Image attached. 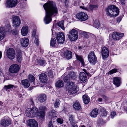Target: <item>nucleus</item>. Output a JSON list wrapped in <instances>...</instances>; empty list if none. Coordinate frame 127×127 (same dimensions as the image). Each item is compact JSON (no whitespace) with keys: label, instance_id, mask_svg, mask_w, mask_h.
<instances>
[{"label":"nucleus","instance_id":"obj_1","mask_svg":"<svg viewBox=\"0 0 127 127\" xmlns=\"http://www.w3.org/2000/svg\"><path fill=\"white\" fill-rule=\"evenodd\" d=\"M43 7L45 11L44 21L45 24H47L51 21V16H55L57 14L58 9L55 4L52 1H50L44 4Z\"/></svg>","mask_w":127,"mask_h":127},{"label":"nucleus","instance_id":"obj_2","mask_svg":"<svg viewBox=\"0 0 127 127\" xmlns=\"http://www.w3.org/2000/svg\"><path fill=\"white\" fill-rule=\"evenodd\" d=\"M106 13L110 17H115L119 14V9L115 6L112 5L108 7L106 9Z\"/></svg>","mask_w":127,"mask_h":127},{"label":"nucleus","instance_id":"obj_3","mask_svg":"<svg viewBox=\"0 0 127 127\" xmlns=\"http://www.w3.org/2000/svg\"><path fill=\"white\" fill-rule=\"evenodd\" d=\"M39 108L41 111L39 112L38 111V109L35 107H32V108H31V109L35 115H38L41 120H43L44 119V111L46 108L44 106H40Z\"/></svg>","mask_w":127,"mask_h":127},{"label":"nucleus","instance_id":"obj_4","mask_svg":"<svg viewBox=\"0 0 127 127\" xmlns=\"http://www.w3.org/2000/svg\"><path fill=\"white\" fill-rule=\"evenodd\" d=\"M68 93L69 95H72L77 93L79 90V88L72 82L69 83L68 85Z\"/></svg>","mask_w":127,"mask_h":127},{"label":"nucleus","instance_id":"obj_5","mask_svg":"<svg viewBox=\"0 0 127 127\" xmlns=\"http://www.w3.org/2000/svg\"><path fill=\"white\" fill-rule=\"evenodd\" d=\"M67 35L70 41H72L76 40L78 38V32L75 29H73L71 31L69 32Z\"/></svg>","mask_w":127,"mask_h":127},{"label":"nucleus","instance_id":"obj_6","mask_svg":"<svg viewBox=\"0 0 127 127\" xmlns=\"http://www.w3.org/2000/svg\"><path fill=\"white\" fill-rule=\"evenodd\" d=\"M6 55L10 60H12L15 58L16 53L15 50L13 48H10L8 49L6 52Z\"/></svg>","mask_w":127,"mask_h":127},{"label":"nucleus","instance_id":"obj_7","mask_svg":"<svg viewBox=\"0 0 127 127\" xmlns=\"http://www.w3.org/2000/svg\"><path fill=\"white\" fill-rule=\"evenodd\" d=\"M89 61L93 65H95L97 61V58L94 51H92L88 55Z\"/></svg>","mask_w":127,"mask_h":127},{"label":"nucleus","instance_id":"obj_8","mask_svg":"<svg viewBox=\"0 0 127 127\" xmlns=\"http://www.w3.org/2000/svg\"><path fill=\"white\" fill-rule=\"evenodd\" d=\"M76 17L77 18L81 21H85L88 18V16L87 14L83 12H81L77 14Z\"/></svg>","mask_w":127,"mask_h":127},{"label":"nucleus","instance_id":"obj_9","mask_svg":"<svg viewBox=\"0 0 127 127\" xmlns=\"http://www.w3.org/2000/svg\"><path fill=\"white\" fill-rule=\"evenodd\" d=\"M12 19L13 22V26L15 27H18L21 23L20 19L19 17L17 16L13 15Z\"/></svg>","mask_w":127,"mask_h":127},{"label":"nucleus","instance_id":"obj_10","mask_svg":"<svg viewBox=\"0 0 127 127\" xmlns=\"http://www.w3.org/2000/svg\"><path fill=\"white\" fill-rule=\"evenodd\" d=\"M56 39L57 42L59 43H63L65 40L64 34L62 32L57 33L56 34Z\"/></svg>","mask_w":127,"mask_h":127},{"label":"nucleus","instance_id":"obj_11","mask_svg":"<svg viewBox=\"0 0 127 127\" xmlns=\"http://www.w3.org/2000/svg\"><path fill=\"white\" fill-rule=\"evenodd\" d=\"M17 3V0H7L6 6V7L12 8L15 7Z\"/></svg>","mask_w":127,"mask_h":127},{"label":"nucleus","instance_id":"obj_12","mask_svg":"<svg viewBox=\"0 0 127 127\" xmlns=\"http://www.w3.org/2000/svg\"><path fill=\"white\" fill-rule=\"evenodd\" d=\"M19 66L17 64H14L11 65L9 68V71L12 73H15L18 72L20 69Z\"/></svg>","mask_w":127,"mask_h":127},{"label":"nucleus","instance_id":"obj_13","mask_svg":"<svg viewBox=\"0 0 127 127\" xmlns=\"http://www.w3.org/2000/svg\"><path fill=\"white\" fill-rule=\"evenodd\" d=\"M11 121L9 119H3L0 121V124L2 126L6 127L11 124Z\"/></svg>","mask_w":127,"mask_h":127},{"label":"nucleus","instance_id":"obj_14","mask_svg":"<svg viewBox=\"0 0 127 127\" xmlns=\"http://www.w3.org/2000/svg\"><path fill=\"white\" fill-rule=\"evenodd\" d=\"M124 33L114 32L112 36L113 38L115 40H118L124 36Z\"/></svg>","mask_w":127,"mask_h":127},{"label":"nucleus","instance_id":"obj_15","mask_svg":"<svg viewBox=\"0 0 127 127\" xmlns=\"http://www.w3.org/2000/svg\"><path fill=\"white\" fill-rule=\"evenodd\" d=\"M101 54L102 57L104 59L108 57L109 55V51L107 48L104 47L102 48Z\"/></svg>","mask_w":127,"mask_h":127},{"label":"nucleus","instance_id":"obj_16","mask_svg":"<svg viewBox=\"0 0 127 127\" xmlns=\"http://www.w3.org/2000/svg\"><path fill=\"white\" fill-rule=\"evenodd\" d=\"M79 79L81 82L85 83L87 81V77L86 74L83 72H81L79 74Z\"/></svg>","mask_w":127,"mask_h":127},{"label":"nucleus","instance_id":"obj_17","mask_svg":"<svg viewBox=\"0 0 127 127\" xmlns=\"http://www.w3.org/2000/svg\"><path fill=\"white\" fill-rule=\"evenodd\" d=\"M28 121V125L30 127H38V123L34 119H29Z\"/></svg>","mask_w":127,"mask_h":127},{"label":"nucleus","instance_id":"obj_18","mask_svg":"<svg viewBox=\"0 0 127 127\" xmlns=\"http://www.w3.org/2000/svg\"><path fill=\"white\" fill-rule=\"evenodd\" d=\"M40 80L42 83H45L47 81V77L46 75L44 73H42L39 76Z\"/></svg>","mask_w":127,"mask_h":127},{"label":"nucleus","instance_id":"obj_19","mask_svg":"<svg viewBox=\"0 0 127 127\" xmlns=\"http://www.w3.org/2000/svg\"><path fill=\"white\" fill-rule=\"evenodd\" d=\"M29 40L28 38H22L20 39V42L21 45L24 47H27L29 44Z\"/></svg>","mask_w":127,"mask_h":127},{"label":"nucleus","instance_id":"obj_20","mask_svg":"<svg viewBox=\"0 0 127 127\" xmlns=\"http://www.w3.org/2000/svg\"><path fill=\"white\" fill-rule=\"evenodd\" d=\"M113 83L117 87L120 86L121 84L120 79L119 77H116L113 78Z\"/></svg>","mask_w":127,"mask_h":127},{"label":"nucleus","instance_id":"obj_21","mask_svg":"<svg viewBox=\"0 0 127 127\" xmlns=\"http://www.w3.org/2000/svg\"><path fill=\"white\" fill-rule=\"evenodd\" d=\"M32 111L31 108H28L27 109L26 111V116L30 117H32L35 116V115L34 114V113Z\"/></svg>","mask_w":127,"mask_h":127},{"label":"nucleus","instance_id":"obj_22","mask_svg":"<svg viewBox=\"0 0 127 127\" xmlns=\"http://www.w3.org/2000/svg\"><path fill=\"white\" fill-rule=\"evenodd\" d=\"M73 108L75 110L81 111L82 108L80 103L78 102H75L73 104Z\"/></svg>","mask_w":127,"mask_h":127},{"label":"nucleus","instance_id":"obj_23","mask_svg":"<svg viewBox=\"0 0 127 127\" xmlns=\"http://www.w3.org/2000/svg\"><path fill=\"white\" fill-rule=\"evenodd\" d=\"M38 101L41 103L44 102L46 99V96L45 94H40L37 97Z\"/></svg>","mask_w":127,"mask_h":127},{"label":"nucleus","instance_id":"obj_24","mask_svg":"<svg viewBox=\"0 0 127 127\" xmlns=\"http://www.w3.org/2000/svg\"><path fill=\"white\" fill-rule=\"evenodd\" d=\"M65 57L68 59H70L72 57V53L68 50H66L64 52V54Z\"/></svg>","mask_w":127,"mask_h":127},{"label":"nucleus","instance_id":"obj_25","mask_svg":"<svg viewBox=\"0 0 127 127\" xmlns=\"http://www.w3.org/2000/svg\"><path fill=\"white\" fill-rule=\"evenodd\" d=\"M22 84L25 88H28L30 85L29 81L27 79H24L21 81Z\"/></svg>","mask_w":127,"mask_h":127},{"label":"nucleus","instance_id":"obj_26","mask_svg":"<svg viewBox=\"0 0 127 127\" xmlns=\"http://www.w3.org/2000/svg\"><path fill=\"white\" fill-rule=\"evenodd\" d=\"M98 112L97 109L96 108H94L91 111L90 115L92 117L95 118L97 116Z\"/></svg>","mask_w":127,"mask_h":127},{"label":"nucleus","instance_id":"obj_27","mask_svg":"<svg viewBox=\"0 0 127 127\" xmlns=\"http://www.w3.org/2000/svg\"><path fill=\"white\" fill-rule=\"evenodd\" d=\"M28 32V28L27 26H25L22 27L21 29L22 34L23 36H25Z\"/></svg>","mask_w":127,"mask_h":127},{"label":"nucleus","instance_id":"obj_28","mask_svg":"<svg viewBox=\"0 0 127 127\" xmlns=\"http://www.w3.org/2000/svg\"><path fill=\"white\" fill-rule=\"evenodd\" d=\"M22 53L20 50L18 52L16 55V58L17 61L19 63L21 62L22 60Z\"/></svg>","mask_w":127,"mask_h":127},{"label":"nucleus","instance_id":"obj_29","mask_svg":"<svg viewBox=\"0 0 127 127\" xmlns=\"http://www.w3.org/2000/svg\"><path fill=\"white\" fill-rule=\"evenodd\" d=\"M82 98L84 103L85 104H88L90 102V98L86 95H84L82 97Z\"/></svg>","mask_w":127,"mask_h":127},{"label":"nucleus","instance_id":"obj_30","mask_svg":"<svg viewBox=\"0 0 127 127\" xmlns=\"http://www.w3.org/2000/svg\"><path fill=\"white\" fill-rule=\"evenodd\" d=\"M28 78L30 81L31 82H33V85L34 86V87L37 86L38 84L37 83H35V82H34L35 80V77L32 75H30L28 76Z\"/></svg>","mask_w":127,"mask_h":127},{"label":"nucleus","instance_id":"obj_31","mask_svg":"<svg viewBox=\"0 0 127 127\" xmlns=\"http://www.w3.org/2000/svg\"><path fill=\"white\" fill-rule=\"evenodd\" d=\"M64 86V83L62 80H58L55 83V86L57 87L61 88Z\"/></svg>","mask_w":127,"mask_h":127},{"label":"nucleus","instance_id":"obj_32","mask_svg":"<svg viewBox=\"0 0 127 127\" xmlns=\"http://www.w3.org/2000/svg\"><path fill=\"white\" fill-rule=\"evenodd\" d=\"M100 111L101 113V116H105L107 115V112L103 108L101 107L100 109Z\"/></svg>","mask_w":127,"mask_h":127},{"label":"nucleus","instance_id":"obj_33","mask_svg":"<svg viewBox=\"0 0 127 127\" xmlns=\"http://www.w3.org/2000/svg\"><path fill=\"white\" fill-rule=\"evenodd\" d=\"M68 76L72 79H74L77 77L76 74L74 72H70L68 74Z\"/></svg>","mask_w":127,"mask_h":127},{"label":"nucleus","instance_id":"obj_34","mask_svg":"<svg viewBox=\"0 0 127 127\" xmlns=\"http://www.w3.org/2000/svg\"><path fill=\"white\" fill-rule=\"evenodd\" d=\"M60 101L59 99H56L55 100L54 105L55 108L59 107L60 104Z\"/></svg>","mask_w":127,"mask_h":127},{"label":"nucleus","instance_id":"obj_35","mask_svg":"<svg viewBox=\"0 0 127 127\" xmlns=\"http://www.w3.org/2000/svg\"><path fill=\"white\" fill-rule=\"evenodd\" d=\"M69 120L71 124H73L75 123V121L74 119V116L72 115L70 116L69 117Z\"/></svg>","mask_w":127,"mask_h":127},{"label":"nucleus","instance_id":"obj_36","mask_svg":"<svg viewBox=\"0 0 127 127\" xmlns=\"http://www.w3.org/2000/svg\"><path fill=\"white\" fill-rule=\"evenodd\" d=\"M56 43V40L55 38H52L50 41V45L52 47H54Z\"/></svg>","mask_w":127,"mask_h":127},{"label":"nucleus","instance_id":"obj_37","mask_svg":"<svg viewBox=\"0 0 127 127\" xmlns=\"http://www.w3.org/2000/svg\"><path fill=\"white\" fill-rule=\"evenodd\" d=\"M94 26L97 29L99 28L100 26V23L99 21L98 20H95L94 24Z\"/></svg>","mask_w":127,"mask_h":127},{"label":"nucleus","instance_id":"obj_38","mask_svg":"<svg viewBox=\"0 0 127 127\" xmlns=\"http://www.w3.org/2000/svg\"><path fill=\"white\" fill-rule=\"evenodd\" d=\"M76 57L77 59L81 62L82 66H84L85 65V63L82 57L78 55L76 56Z\"/></svg>","mask_w":127,"mask_h":127},{"label":"nucleus","instance_id":"obj_39","mask_svg":"<svg viewBox=\"0 0 127 127\" xmlns=\"http://www.w3.org/2000/svg\"><path fill=\"white\" fill-rule=\"evenodd\" d=\"M45 60L41 59H37L36 63L38 64L42 65L45 64Z\"/></svg>","mask_w":127,"mask_h":127},{"label":"nucleus","instance_id":"obj_40","mask_svg":"<svg viewBox=\"0 0 127 127\" xmlns=\"http://www.w3.org/2000/svg\"><path fill=\"white\" fill-rule=\"evenodd\" d=\"M14 86L13 85L9 84L8 85L5 86L4 87V89L6 91H7L8 90H10L11 88H13Z\"/></svg>","mask_w":127,"mask_h":127},{"label":"nucleus","instance_id":"obj_41","mask_svg":"<svg viewBox=\"0 0 127 127\" xmlns=\"http://www.w3.org/2000/svg\"><path fill=\"white\" fill-rule=\"evenodd\" d=\"M89 7L91 10L93 11L94 10L97 9L98 8V5H97L90 4L89 5Z\"/></svg>","mask_w":127,"mask_h":127},{"label":"nucleus","instance_id":"obj_42","mask_svg":"<svg viewBox=\"0 0 127 127\" xmlns=\"http://www.w3.org/2000/svg\"><path fill=\"white\" fill-rule=\"evenodd\" d=\"M58 26L60 27L63 30H64V21L63 20L59 22L58 23Z\"/></svg>","mask_w":127,"mask_h":127},{"label":"nucleus","instance_id":"obj_43","mask_svg":"<svg viewBox=\"0 0 127 127\" xmlns=\"http://www.w3.org/2000/svg\"><path fill=\"white\" fill-rule=\"evenodd\" d=\"M68 75H67L64 78V82L65 83H68L69 82L70 79V78L68 77Z\"/></svg>","mask_w":127,"mask_h":127},{"label":"nucleus","instance_id":"obj_44","mask_svg":"<svg viewBox=\"0 0 127 127\" xmlns=\"http://www.w3.org/2000/svg\"><path fill=\"white\" fill-rule=\"evenodd\" d=\"M4 36L3 32L1 31V28H0V41L3 39Z\"/></svg>","mask_w":127,"mask_h":127},{"label":"nucleus","instance_id":"obj_45","mask_svg":"<svg viewBox=\"0 0 127 127\" xmlns=\"http://www.w3.org/2000/svg\"><path fill=\"white\" fill-rule=\"evenodd\" d=\"M34 42L37 46H38L39 45V41L38 38V37L37 35H36V37L35 38Z\"/></svg>","mask_w":127,"mask_h":127},{"label":"nucleus","instance_id":"obj_46","mask_svg":"<svg viewBox=\"0 0 127 127\" xmlns=\"http://www.w3.org/2000/svg\"><path fill=\"white\" fill-rule=\"evenodd\" d=\"M48 74L49 77H53L54 75V73L52 70H49L48 72Z\"/></svg>","mask_w":127,"mask_h":127},{"label":"nucleus","instance_id":"obj_47","mask_svg":"<svg viewBox=\"0 0 127 127\" xmlns=\"http://www.w3.org/2000/svg\"><path fill=\"white\" fill-rule=\"evenodd\" d=\"M57 112L54 110H52L51 111V113H52V116H53V118L55 117V118H57V116L55 115L56 114Z\"/></svg>","mask_w":127,"mask_h":127},{"label":"nucleus","instance_id":"obj_48","mask_svg":"<svg viewBox=\"0 0 127 127\" xmlns=\"http://www.w3.org/2000/svg\"><path fill=\"white\" fill-rule=\"evenodd\" d=\"M117 71V69L116 68H114L110 71L108 72V73L110 74H111L114 73L116 72Z\"/></svg>","mask_w":127,"mask_h":127},{"label":"nucleus","instance_id":"obj_49","mask_svg":"<svg viewBox=\"0 0 127 127\" xmlns=\"http://www.w3.org/2000/svg\"><path fill=\"white\" fill-rule=\"evenodd\" d=\"M36 31L35 29H33L32 33V36L35 38L36 37V35H37L38 37V34H36Z\"/></svg>","mask_w":127,"mask_h":127},{"label":"nucleus","instance_id":"obj_50","mask_svg":"<svg viewBox=\"0 0 127 127\" xmlns=\"http://www.w3.org/2000/svg\"><path fill=\"white\" fill-rule=\"evenodd\" d=\"M57 121L58 123L61 124L63 123L64 121L63 119L59 118L57 119Z\"/></svg>","mask_w":127,"mask_h":127},{"label":"nucleus","instance_id":"obj_51","mask_svg":"<svg viewBox=\"0 0 127 127\" xmlns=\"http://www.w3.org/2000/svg\"><path fill=\"white\" fill-rule=\"evenodd\" d=\"M65 6L67 7L69 6V1L68 0H65L64 2Z\"/></svg>","mask_w":127,"mask_h":127},{"label":"nucleus","instance_id":"obj_52","mask_svg":"<svg viewBox=\"0 0 127 127\" xmlns=\"http://www.w3.org/2000/svg\"><path fill=\"white\" fill-rule=\"evenodd\" d=\"M123 16H120L117 19V21L118 23H119L121 20V19L122 18Z\"/></svg>","mask_w":127,"mask_h":127},{"label":"nucleus","instance_id":"obj_53","mask_svg":"<svg viewBox=\"0 0 127 127\" xmlns=\"http://www.w3.org/2000/svg\"><path fill=\"white\" fill-rule=\"evenodd\" d=\"M116 114V112H112L111 113V118H113L115 116Z\"/></svg>","mask_w":127,"mask_h":127},{"label":"nucleus","instance_id":"obj_54","mask_svg":"<svg viewBox=\"0 0 127 127\" xmlns=\"http://www.w3.org/2000/svg\"><path fill=\"white\" fill-rule=\"evenodd\" d=\"M48 127H54L53 124L51 121L49 122L48 125Z\"/></svg>","mask_w":127,"mask_h":127},{"label":"nucleus","instance_id":"obj_55","mask_svg":"<svg viewBox=\"0 0 127 127\" xmlns=\"http://www.w3.org/2000/svg\"><path fill=\"white\" fill-rule=\"evenodd\" d=\"M73 67L71 66H69V67H68L67 68V70H71L73 68Z\"/></svg>","mask_w":127,"mask_h":127},{"label":"nucleus","instance_id":"obj_56","mask_svg":"<svg viewBox=\"0 0 127 127\" xmlns=\"http://www.w3.org/2000/svg\"><path fill=\"white\" fill-rule=\"evenodd\" d=\"M121 3L123 5H124L125 4V0H121Z\"/></svg>","mask_w":127,"mask_h":127},{"label":"nucleus","instance_id":"obj_57","mask_svg":"<svg viewBox=\"0 0 127 127\" xmlns=\"http://www.w3.org/2000/svg\"><path fill=\"white\" fill-rule=\"evenodd\" d=\"M86 74L89 77H91V75L90 74L89 72H87Z\"/></svg>","mask_w":127,"mask_h":127},{"label":"nucleus","instance_id":"obj_58","mask_svg":"<svg viewBox=\"0 0 127 127\" xmlns=\"http://www.w3.org/2000/svg\"><path fill=\"white\" fill-rule=\"evenodd\" d=\"M103 99H104V100H106L107 99V98L105 96H103Z\"/></svg>","mask_w":127,"mask_h":127},{"label":"nucleus","instance_id":"obj_59","mask_svg":"<svg viewBox=\"0 0 127 127\" xmlns=\"http://www.w3.org/2000/svg\"><path fill=\"white\" fill-rule=\"evenodd\" d=\"M83 71L85 73V74H86V73L87 72V70L86 69H83Z\"/></svg>","mask_w":127,"mask_h":127},{"label":"nucleus","instance_id":"obj_60","mask_svg":"<svg viewBox=\"0 0 127 127\" xmlns=\"http://www.w3.org/2000/svg\"><path fill=\"white\" fill-rule=\"evenodd\" d=\"M102 98H99L98 99V100L100 102H101L102 100Z\"/></svg>","mask_w":127,"mask_h":127},{"label":"nucleus","instance_id":"obj_61","mask_svg":"<svg viewBox=\"0 0 127 127\" xmlns=\"http://www.w3.org/2000/svg\"><path fill=\"white\" fill-rule=\"evenodd\" d=\"M72 127H78L77 125H73L72 126Z\"/></svg>","mask_w":127,"mask_h":127},{"label":"nucleus","instance_id":"obj_62","mask_svg":"<svg viewBox=\"0 0 127 127\" xmlns=\"http://www.w3.org/2000/svg\"><path fill=\"white\" fill-rule=\"evenodd\" d=\"M18 96L19 97H21L22 96V95L19 94L18 95Z\"/></svg>","mask_w":127,"mask_h":127},{"label":"nucleus","instance_id":"obj_63","mask_svg":"<svg viewBox=\"0 0 127 127\" xmlns=\"http://www.w3.org/2000/svg\"><path fill=\"white\" fill-rule=\"evenodd\" d=\"M81 8H82V9H85V10H87V8H85L84 7H82V6H81Z\"/></svg>","mask_w":127,"mask_h":127},{"label":"nucleus","instance_id":"obj_64","mask_svg":"<svg viewBox=\"0 0 127 127\" xmlns=\"http://www.w3.org/2000/svg\"><path fill=\"white\" fill-rule=\"evenodd\" d=\"M3 104V103L1 101H0V105L3 106V105H2Z\"/></svg>","mask_w":127,"mask_h":127}]
</instances>
